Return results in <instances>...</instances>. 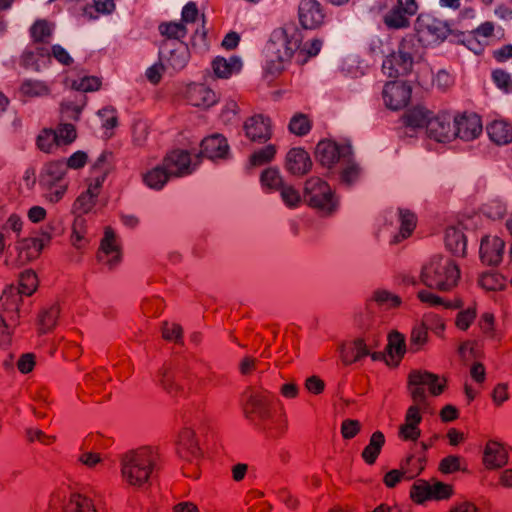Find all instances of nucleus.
Here are the masks:
<instances>
[{"instance_id":"a878e982","label":"nucleus","mask_w":512,"mask_h":512,"mask_svg":"<svg viewBox=\"0 0 512 512\" xmlns=\"http://www.w3.org/2000/svg\"><path fill=\"white\" fill-rule=\"evenodd\" d=\"M256 426L269 439L281 438L288 428L287 418L282 409H276Z\"/></svg>"},{"instance_id":"39448f33","label":"nucleus","mask_w":512,"mask_h":512,"mask_svg":"<svg viewBox=\"0 0 512 512\" xmlns=\"http://www.w3.org/2000/svg\"><path fill=\"white\" fill-rule=\"evenodd\" d=\"M177 454L185 461L182 472L186 477L199 478V462L202 458V451L196 439L195 431L191 428H183L177 441Z\"/></svg>"},{"instance_id":"bb28decb","label":"nucleus","mask_w":512,"mask_h":512,"mask_svg":"<svg viewBox=\"0 0 512 512\" xmlns=\"http://www.w3.org/2000/svg\"><path fill=\"white\" fill-rule=\"evenodd\" d=\"M495 26L491 21H486L473 29L466 37L467 47L475 54H481L485 46L488 45L489 39L494 36Z\"/></svg>"},{"instance_id":"c756f323","label":"nucleus","mask_w":512,"mask_h":512,"mask_svg":"<svg viewBox=\"0 0 512 512\" xmlns=\"http://www.w3.org/2000/svg\"><path fill=\"white\" fill-rule=\"evenodd\" d=\"M281 33L284 40V51L281 54L286 60H291L293 56L300 55V50L303 42L302 31L294 24L285 25L281 28Z\"/></svg>"},{"instance_id":"13d9d810","label":"nucleus","mask_w":512,"mask_h":512,"mask_svg":"<svg viewBox=\"0 0 512 512\" xmlns=\"http://www.w3.org/2000/svg\"><path fill=\"white\" fill-rule=\"evenodd\" d=\"M97 199L88 193L82 192L74 201L72 212L78 217L88 214L96 206Z\"/></svg>"},{"instance_id":"f257e3e1","label":"nucleus","mask_w":512,"mask_h":512,"mask_svg":"<svg viewBox=\"0 0 512 512\" xmlns=\"http://www.w3.org/2000/svg\"><path fill=\"white\" fill-rule=\"evenodd\" d=\"M425 387L428 388L430 395H441L446 387V379L440 381V377L432 372L413 369L407 377V390L413 401V405L409 406L405 414V424L418 426L422 421L421 412H426L429 403L426 396Z\"/></svg>"},{"instance_id":"e433bc0d","label":"nucleus","mask_w":512,"mask_h":512,"mask_svg":"<svg viewBox=\"0 0 512 512\" xmlns=\"http://www.w3.org/2000/svg\"><path fill=\"white\" fill-rule=\"evenodd\" d=\"M487 133L492 142L505 145L512 142V124L504 119H496L487 125Z\"/></svg>"},{"instance_id":"69168bd1","label":"nucleus","mask_w":512,"mask_h":512,"mask_svg":"<svg viewBox=\"0 0 512 512\" xmlns=\"http://www.w3.org/2000/svg\"><path fill=\"white\" fill-rule=\"evenodd\" d=\"M101 79L97 76H84L80 79L73 80L71 88L81 92H94L100 89Z\"/></svg>"},{"instance_id":"dca6fc26","label":"nucleus","mask_w":512,"mask_h":512,"mask_svg":"<svg viewBox=\"0 0 512 512\" xmlns=\"http://www.w3.org/2000/svg\"><path fill=\"white\" fill-rule=\"evenodd\" d=\"M245 136L254 143H266L272 137V121L263 114L248 117L243 124Z\"/></svg>"},{"instance_id":"6e6d98bb","label":"nucleus","mask_w":512,"mask_h":512,"mask_svg":"<svg viewBox=\"0 0 512 512\" xmlns=\"http://www.w3.org/2000/svg\"><path fill=\"white\" fill-rule=\"evenodd\" d=\"M372 300L375 301L378 306L385 309L398 308L402 304V299L400 296L385 289L375 290L372 296Z\"/></svg>"},{"instance_id":"8fccbe9b","label":"nucleus","mask_w":512,"mask_h":512,"mask_svg":"<svg viewBox=\"0 0 512 512\" xmlns=\"http://www.w3.org/2000/svg\"><path fill=\"white\" fill-rule=\"evenodd\" d=\"M189 49L186 43L177 44L176 47L169 52L167 64L175 71H180L187 65L189 61Z\"/></svg>"},{"instance_id":"7ed1b4c3","label":"nucleus","mask_w":512,"mask_h":512,"mask_svg":"<svg viewBox=\"0 0 512 512\" xmlns=\"http://www.w3.org/2000/svg\"><path fill=\"white\" fill-rule=\"evenodd\" d=\"M460 279V269L451 258L436 255L423 265L420 282L430 289L442 292L455 288Z\"/></svg>"},{"instance_id":"a211bd4d","label":"nucleus","mask_w":512,"mask_h":512,"mask_svg":"<svg viewBox=\"0 0 512 512\" xmlns=\"http://www.w3.org/2000/svg\"><path fill=\"white\" fill-rule=\"evenodd\" d=\"M455 138L472 141L482 133V121L476 113L464 112L453 118Z\"/></svg>"},{"instance_id":"f3484780","label":"nucleus","mask_w":512,"mask_h":512,"mask_svg":"<svg viewBox=\"0 0 512 512\" xmlns=\"http://www.w3.org/2000/svg\"><path fill=\"white\" fill-rule=\"evenodd\" d=\"M411 87L400 81L387 82L383 88L382 96L385 105L391 110L406 107L411 99Z\"/></svg>"},{"instance_id":"72a5a7b5","label":"nucleus","mask_w":512,"mask_h":512,"mask_svg":"<svg viewBox=\"0 0 512 512\" xmlns=\"http://www.w3.org/2000/svg\"><path fill=\"white\" fill-rule=\"evenodd\" d=\"M55 26L46 19H37L29 28L33 45L46 46L51 43Z\"/></svg>"},{"instance_id":"603ef678","label":"nucleus","mask_w":512,"mask_h":512,"mask_svg":"<svg viewBox=\"0 0 512 512\" xmlns=\"http://www.w3.org/2000/svg\"><path fill=\"white\" fill-rule=\"evenodd\" d=\"M57 135L52 128H43L36 137V147L44 153L50 154L60 147Z\"/></svg>"},{"instance_id":"4d7b16f0","label":"nucleus","mask_w":512,"mask_h":512,"mask_svg":"<svg viewBox=\"0 0 512 512\" xmlns=\"http://www.w3.org/2000/svg\"><path fill=\"white\" fill-rule=\"evenodd\" d=\"M286 58L281 54L274 59H270L266 62L264 67V78L268 82H273L278 78L285 70L284 63L287 62Z\"/></svg>"},{"instance_id":"774afa93","label":"nucleus","mask_w":512,"mask_h":512,"mask_svg":"<svg viewBox=\"0 0 512 512\" xmlns=\"http://www.w3.org/2000/svg\"><path fill=\"white\" fill-rule=\"evenodd\" d=\"M495 316L491 312H485L479 319V327L485 337L489 339H496L497 333L495 329Z\"/></svg>"},{"instance_id":"cd10ccee","label":"nucleus","mask_w":512,"mask_h":512,"mask_svg":"<svg viewBox=\"0 0 512 512\" xmlns=\"http://www.w3.org/2000/svg\"><path fill=\"white\" fill-rule=\"evenodd\" d=\"M67 173V168L63 160H51L47 162L39 175V184L43 188H53L61 183Z\"/></svg>"},{"instance_id":"0e129e2a","label":"nucleus","mask_w":512,"mask_h":512,"mask_svg":"<svg viewBox=\"0 0 512 512\" xmlns=\"http://www.w3.org/2000/svg\"><path fill=\"white\" fill-rule=\"evenodd\" d=\"M479 285L487 291H498L505 287V280L499 273H483Z\"/></svg>"},{"instance_id":"c03bdc74","label":"nucleus","mask_w":512,"mask_h":512,"mask_svg":"<svg viewBox=\"0 0 512 512\" xmlns=\"http://www.w3.org/2000/svg\"><path fill=\"white\" fill-rule=\"evenodd\" d=\"M445 245L446 248L455 256L464 257L466 254V236L461 230L455 227H449L446 229Z\"/></svg>"},{"instance_id":"f704fd0d","label":"nucleus","mask_w":512,"mask_h":512,"mask_svg":"<svg viewBox=\"0 0 512 512\" xmlns=\"http://www.w3.org/2000/svg\"><path fill=\"white\" fill-rule=\"evenodd\" d=\"M159 34L163 37L161 46L166 47L168 41H177V44L185 43L188 29L183 22L167 21L158 25Z\"/></svg>"},{"instance_id":"f8f14e48","label":"nucleus","mask_w":512,"mask_h":512,"mask_svg":"<svg viewBox=\"0 0 512 512\" xmlns=\"http://www.w3.org/2000/svg\"><path fill=\"white\" fill-rule=\"evenodd\" d=\"M298 19L306 30L319 29L325 23V8L317 0H301L298 5Z\"/></svg>"},{"instance_id":"a19ab883","label":"nucleus","mask_w":512,"mask_h":512,"mask_svg":"<svg viewBox=\"0 0 512 512\" xmlns=\"http://www.w3.org/2000/svg\"><path fill=\"white\" fill-rule=\"evenodd\" d=\"M171 178L163 163L142 174L143 183L150 189L157 191L161 190Z\"/></svg>"},{"instance_id":"4c0bfd02","label":"nucleus","mask_w":512,"mask_h":512,"mask_svg":"<svg viewBox=\"0 0 512 512\" xmlns=\"http://www.w3.org/2000/svg\"><path fill=\"white\" fill-rule=\"evenodd\" d=\"M507 459V453L500 443L495 441L487 442L483 455V463L486 468H500L507 463Z\"/></svg>"},{"instance_id":"864d4df0","label":"nucleus","mask_w":512,"mask_h":512,"mask_svg":"<svg viewBox=\"0 0 512 512\" xmlns=\"http://www.w3.org/2000/svg\"><path fill=\"white\" fill-rule=\"evenodd\" d=\"M277 147L274 144H268L256 151L249 157V163L253 167H259L270 163L276 156Z\"/></svg>"},{"instance_id":"3c124183","label":"nucleus","mask_w":512,"mask_h":512,"mask_svg":"<svg viewBox=\"0 0 512 512\" xmlns=\"http://www.w3.org/2000/svg\"><path fill=\"white\" fill-rule=\"evenodd\" d=\"M428 328L421 322L415 325L410 333L408 351L411 353H417L423 349L428 342Z\"/></svg>"},{"instance_id":"9b49d317","label":"nucleus","mask_w":512,"mask_h":512,"mask_svg":"<svg viewBox=\"0 0 512 512\" xmlns=\"http://www.w3.org/2000/svg\"><path fill=\"white\" fill-rule=\"evenodd\" d=\"M230 156V146L226 137L215 133L202 139L200 142V152L196 155L197 160L206 158L213 162L227 160Z\"/></svg>"},{"instance_id":"bf43d9fd","label":"nucleus","mask_w":512,"mask_h":512,"mask_svg":"<svg viewBox=\"0 0 512 512\" xmlns=\"http://www.w3.org/2000/svg\"><path fill=\"white\" fill-rule=\"evenodd\" d=\"M54 133L57 135V140L60 146H68L77 138L76 127L71 123L58 124L57 128L54 129Z\"/></svg>"},{"instance_id":"c9c22d12","label":"nucleus","mask_w":512,"mask_h":512,"mask_svg":"<svg viewBox=\"0 0 512 512\" xmlns=\"http://www.w3.org/2000/svg\"><path fill=\"white\" fill-rule=\"evenodd\" d=\"M242 68V61L238 56H231L229 59L217 56L212 61V69L217 78L228 79L233 74L239 73Z\"/></svg>"},{"instance_id":"b1692460","label":"nucleus","mask_w":512,"mask_h":512,"mask_svg":"<svg viewBox=\"0 0 512 512\" xmlns=\"http://www.w3.org/2000/svg\"><path fill=\"white\" fill-rule=\"evenodd\" d=\"M505 242L498 236H485L480 244L481 261L488 266H497L503 259Z\"/></svg>"},{"instance_id":"5701e85b","label":"nucleus","mask_w":512,"mask_h":512,"mask_svg":"<svg viewBox=\"0 0 512 512\" xmlns=\"http://www.w3.org/2000/svg\"><path fill=\"white\" fill-rule=\"evenodd\" d=\"M161 385L164 390L173 397L187 396L191 388L188 387V379L181 371H174L163 367L160 370Z\"/></svg>"},{"instance_id":"2f4dec72","label":"nucleus","mask_w":512,"mask_h":512,"mask_svg":"<svg viewBox=\"0 0 512 512\" xmlns=\"http://www.w3.org/2000/svg\"><path fill=\"white\" fill-rule=\"evenodd\" d=\"M27 47L19 57V65L25 70L39 72L41 70L40 60L46 58L50 62V50L46 46Z\"/></svg>"},{"instance_id":"6e6552de","label":"nucleus","mask_w":512,"mask_h":512,"mask_svg":"<svg viewBox=\"0 0 512 512\" xmlns=\"http://www.w3.org/2000/svg\"><path fill=\"white\" fill-rule=\"evenodd\" d=\"M415 31L422 47H428L444 41L450 33V28L446 22L426 16L417 18Z\"/></svg>"},{"instance_id":"473e14b6","label":"nucleus","mask_w":512,"mask_h":512,"mask_svg":"<svg viewBox=\"0 0 512 512\" xmlns=\"http://www.w3.org/2000/svg\"><path fill=\"white\" fill-rule=\"evenodd\" d=\"M369 355V348L363 338L343 344L340 349V357L344 365L348 366L360 361Z\"/></svg>"},{"instance_id":"338daca9","label":"nucleus","mask_w":512,"mask_h":512,"mask_svg":"<svg viewBox=\"0 0 512 512\" xmlns=\"http://www.w3.org/2000/svg\"><path fill=\"white\" fill-rule=\"evenodd\" d=\"M322 48V41L320 39H312L305 43L302 42L300 55L298 56L297 62L304 64L309 58L315 57L319 54Z\"/></svg>"},{"instance_id":"7c9ffc66","label":"nucleus","mask_w":512,"mask_h":512,"mask_svg":"<svg viewBox=\"0 0 512 512\" xmlns=\"http://www.w3.org/2000/svg\"><path fill=\"white\" fill-rule=\"evenodd\" d=\"M406 351L407 346L404 335L398 331H392L388 336V344L386 346V364L392 367H398Z\"/></svg>"},{"instance_id":"0eeeda50","label":"nucleus","mask_w":512,"mask_h":512,"mask_svg":"<svg viewBox=\"0 0 512 512\" xmlns=\"http://www.w3.org/2000/svg\"><path fill=\"white\" fill-rule=\"evenodd\" d=\"M353 155L352 147L349 144H339L334 140L323 139L318 142L315 149L316 161L332 173L333 168L348 160Z\"/></svg>"},{"instance_id":"de8ad7c7","label":"nucleus","mask_w":512,"mask_h":512,"mask_svg":"<svg viewBox=\"0 0 512 512\" xmlns=\"http://www.w3.org/2000/svg\"><path fill=\"white\" fill-rule=\"evenodd\" d=\"M260 183L265 192H278L285 184L278 168L268 167L260 175Z\"/></svg>"},{"instance_id":"1a4fd4ad","label":"nucleus","mask_w":512,"mask_h":512,"mask_svg":"<svg viewBox=\"0 0 512 512\" xmlns=\"http://www.w3.org/2000/svg\"><path fill=\"white\" fill-rule=\"evenodd\" d=\"M276 409L274 396L268 391L252 392L243 407L245 417L255 426Z\"/></svg>"},{"instance_id":"c85d7f7f","label":"nucleus","mask_w":512,"mask_h":512,"mask_svg":"<svg viewBox=\"0 0 512 512\" xmlns=\"http://www.w3.org/2000/svg\"><path fill=\"white\" fill-rule=\"evenodd\" d=\"M430 121V112L419 107L407 110L400 118L401 127H399V137L407 135L403 129H410L413 132L416 129L426 127Z\"/></svg>"},{"instance_id":"aec40b11","label":"nucleus","mask_w":512,"mask_h":512,"mask_svg":"<svg viewBox=\"0 0 512 512\" xmlns=\"http://www.w3.org/2000/svg\"><path fill=\"white\" fill-rule=\"evenodd\" d=\"M50 241L51 236L47 232H41L40 235L36 237H27L17 240L16 249L19 259L23 262L37 259Z\"/></svg>"},{"instance_id":"4468645a","label":"nucleus","mask_w":512,"mask_h":512,"mask_svg":"<svg viewBox=\"0 0 512 512\" xmlns=\"http://www.w3.org/2000/svg\"><path fill=\"white\" fill-rule=\"evenodd\" d=\"M97 259L99 262L107 265L109 270H113L122 261V249L111 227L105 228L104 236L101 239L97 252Z\"/></svg>"},{"instance_id":"6ab92c4d","label":"nucleus","mask_w":512,"mask_h":512,"mask_svg":"<svg viewBox=\"0 0 512 512\" xmlns=\"http://www.w3.org/2000/svg\"><path fill=\"white\" fill-rule=\"evenodd\" d=\"M422 47L418 33H408L402 37L397 54L400 57V64L398 73H410L412 70L414 57L419 53V48Z\"/></svg>"},{"instance_id":"052dcab7","label":"nucleus","mask_w":512,"mask_h":512,"mask_svg":"<svg viewBox=\"0 0 512 512\" xmlns=\"http://www.w3.org/2000/svg\"><path fill=\"white\" fill-rule=\"evenodd\" d=\"M491 79L503 93H512V75L502 68L492 70Z\"/></svg>"},{"instance_id":"4be33fe9","label":"nucleus","mask_w":512,"mask_h":512,"mask_svg":"<svg viewBox=\"0 0 512 512\" xmlns=\"http://www.w3.org/2000/svg\"><path fill=\"white\" fill-rule=\"evenodd\" d=\"M185 99L194 107L207 109L218 102V96L214 90L203 83H191L186 87Z\"/></svg>"},{"instance_id":"e2e57ef3","label":"nucleus","mask_w":512,"mask_h":512,"mask_svg":"<svg viewBox=\"0 0 512 512\" xmlns=\"http://www.w3.org/2000/svg\"><path fill=\"white\" fill-rule=\"evenodd\" d=\"M417 298L419 299L420 302L425 303L431 307L439 306V305H443L445 308H448V309H455V308L461 307L460 302H458L457 304H452L451 302H445L443 300V298H441L440 296H438L428 290H424V289L420 290L417 293Z\"/></svg>"},{"instance_id":"393cba45","label":"nucleus","mask_w":512,"mask_h":512,"mask_svg":"<svg viewBox=\"0 0 512 512\" xmlns=\"http://www.w3.org/2000/svg\"><path fill=\"white\" fill-rule=\"evenodd\" d=\"M312 165L310 155L303 148H291L286 155L285 168L292 175H306L311 171Z\"/></svg>"},{"instance_id":"49530a36","label":"nucleus","mask_w":512,"mask_h":512,"mask_svg":"<svg viewBox=\"0 0 512 512\" xmlns=\"http://www.w3.org/2000/svg\"><path fill=\"white\" fill-rule=\"evenodd\" d=\"M341 164L343 167L339 171L340 183L347 187L357 183L361 177L362 169L359 164L354 161L353 155L348 160H344Z\"/></svg>"},{"instance_id":"a18cd8bd","label":"nucleus","mask_w":512,"mask_h":512,"mask_svg":"<svg viewBox=\"0 0 512 512\" xmlns=\"http://www.w3.org/2000/svg\"><path fill=\"white\" fill-rule=\"evenodd\" d=\"M64 512H98L95 502L87 495L73 493L64 506Z\"/></svg>"},{"instance_id":"37998d69","label":"nucleus","mask_w":512,"mask_h":512,"mask_svg":"<svg viewBox=\"0 0 512 512\" xmlns=\"http://www.w3.org/2000/svg\"><path fill=\"white\" fill-rule=\"evenodd\" d=\"M385 445V436L381 431L372 433L369 443L364 447L361 457L367 465L376 463L383 446Z\"/></svg>"},{"instance_id":"680f3d73","label":"nucleus","mask_w":512,"mask_h":512,"mask_svg":"<svg viewBox=\"0 0 512 512\" xmlns=\"http://www.w3.org/2000/svg\"><path fill=\"white\" fill-rule=\"evenodd\" d=\"M278 192L288 208H297L302 202L300 192L291 184L285 183Z\"/></svg>"},{"instance_id":"2eb2a0df","label":"nucleus","mask_w":512,"mask_h":512,"mask_svg":"<svg viewBox=\"0 0 512 512\" xmlns=\"http://www.w3.org/2000/svg\"><path fill=\"white\" fill-rule=\"evenodd\" d=\"M23 296L19 293L17 286H7L0 296V315L8 319L12 325H19Z\"/></svg>"},{"instance_id":"5fc2aeb1","label":"nucleus","mask_w":512,"mask_h":512,"mask_svg":"<svg viewBox=\"0 0 512 512\" xmlns=\"http://www.w3.org/2000/svg\"><path fill=\"white\" fill-rule=\"evenodd\" d=\"M38 287L37 274L32 269H27L19 275V286L17 287L22 296H31Z\"/></svg>"},{"instance_id":"423d86ee","label":"nucleus","mask_w":512,"mask_h":512,"mask_svg":"<svg viewBox=\"0 0 512 512\" xmlns=\"http://www.w3.org/2000/svg\"><path fill=\"white\" fill-rule=\"evenodd\" d=\"M418 10L417 0H390L388 10L383 16V24L389 30L408 29Z\"/></svg>"},{"instance_id":"ea45409f","label":"nucleus","mask_w":512,"mask_h":512,"mask_svg":"<svg viewBox=\"0 0 512 512\" xmlns=\"http://www.w3.org/2000/svg\"><path fill=\"white\" fill-rule=\"evenodd\" d=\"M18 91L21 98L25 100L46 97L51 94V89L47 82L36 79H25L20 84Z\"/></svg>"},{"instance_id":"f03ea898","label":"nucleus","mask_w":512,"mask_h":512,"mask_svg":"<svg viewBox=\"0 0 512 512\" xmlns=\"http://www.w3.org/2000/svg\"><path fill=\"white\" fill-rule=\"evenodd\" d=\"M159 461L157 450L149 446L126 452L120 460L122 481L137 490L149 487Z\"/></svg>"},{"instance_id":"412c9836","label":"nucleus","mask_w":512,"mask_h":512,"mask_svg":"<svg viewBox=\"0 0 512 512\" xmlns=\"http://www.w3.org/2000/svg\"><path fill=\"white\" fill-rule=\"evenodd\" d=\"M453 118L449 113H439L430 118L427 125L429 138L437 142H449L455 138Z\"/></svg>"},{"instance_id":"58836bf2","label":"nucleus","mask_w":512,"mask_h":512,"mask_svg":"<svg viewBox=\"0 0 512 512\" xmlns=\"http://www.w3.org/2000/svg\"><path fill=\"white\" fill-rule=\"evenodd\" d=\"M60 306L57 303L42 308L37 316V329L39 334L52 331L58 322Z\"/></svg>"},{"instance_id":"09e8293b","label":"nucleus","mask_w":512,"mask_h":512,"mask_svg":"<svg viewBox=\"0 0 512 512\" xmlns=\"http://www.w3.org/2000/svg\"><path fill=\"white\" fill-rule=\"evenodd\" d=\"M312 127L313 121L310 116L301 112L295 113L288 124L289 132L298 137L307 135Z\"/></svg>"},{"instance_id":"79ce46f5","label":"nucleus","mask_w":512,"mask_h":512,"mask_svg":"<svg viewBox=\"0 0 512 512\" xmlns=\"http://www.w3.org/2000/svg\"><path fill=\"white\" fill-rule=\"evenodd\" d=\"M400 228L393 237L392 243L397 244L409 238L417 226V216L409 209H399Z\"/></svg>"},{"instance_id":"ddd939ff","label":"nucleus","mask_w":512,"mask_h":512,"mask_svg":"<svg viewBox=\"0 0 512 512\" xmlns=\"http://www.w3.org/2000/svg\"><path fill=\"white\" fill-rule=\"evenodd\" d=\"M427 459L425 456L420 457L418 465L410 467V463L414 462V455H408L400 463V469H393L387 472L383 477V483L388 488H394L402 479L412 480L419 476L425 469Z\"/></svg>"},{"instance_id":"20e7f679","label":"nucleus","mask_w":512,"mask_h":512,"mask_svg":"<svg viewBox=\"0 0 512 512\" xmlns=\"http://www.w3.org/2000/svg\"><path fill=\"white\" fill-rule=\"evenodd\" d=\"M304 200L309 207L327 216L333 214L339 206L338 198L328 182L317 176L305 181Z\"/></svg>"},{"instance_id":"9d476101","label":"nucleus","mask_w":512,"mask_h":512,"mask_svg":"<svg viewBox=\"0 0 512 512\" xmlns=\"http://www.w3.org/2000/svg\"><path fill=\"white\" fill-rule=\"evenodd\" d=\"M162 163L171 177L177 178L192 174L200 164V160L195 158L193 162L189 151L173 149L164 156Z\"/></svg>"}]
</instances>
